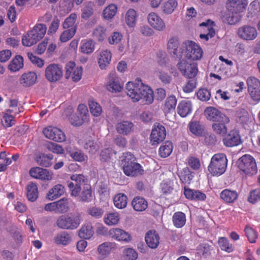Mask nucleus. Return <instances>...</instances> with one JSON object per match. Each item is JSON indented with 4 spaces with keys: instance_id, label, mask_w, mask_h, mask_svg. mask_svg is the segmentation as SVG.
Returning a JSON list of instances; mask_svg holds the SVG:
<instances>
[{
    "instance_id": "nucleus-1",
    "label": "nucleus",
    "mask_w": 260,
    "mask_h": 260,
    "mask_svg": "<svg viewBox=\"0 0 260 260\" xmlns=\"http://www.w3.org/2000/svg\"><path fill=\"white\" fill-rule=\"evenodd\" d=\"M72 182H68L71 196L78 197L81 202L89 203L92 200V191L90 185L85 184L87 179L83 174H74L70 177Z\"/></svg>"
},
{
    "instance_id": "nucleus-2",
    "label": "nucleus",
    "mask_w": 260,
    "mask_h": 260,
    "mask_svg": "<svg viewBox=\"0 0 260 260\" xmlns=\"http://www.w3.org/2000/svg\"><path fill=\"white\" fill-rule=\"evenodd\" d=\"M125 88L127 95L134 102L141 100L145 102V104H150L153 101L152 90L148 86L144 84L140 78H137L135 82H128Z\"/></svg>"
},
{
    "instance_id": "nucleus-3",
    "label": "nucleus",
    "mask_w": 260,
    "mask_h": 260,
    "mask_svg": "<svg viewBox=\"0 0 260 260\" xmlns=\"http://www.w3.org/2000/svg\"><path fill=\"white\" fill-rule=\"evenodd\" d=\"M81 220V215L79 213H70L60 215L55 224L60 229L74 230L79 226Z\"/></svg>"
},
{
    "instance_id": "nucleus-4",
    "label": "nucleus",
    "mask_w": 260,
    "mask_h": 260,
    "mask_svg": "<svg viewBox=\"0 0 260 260\" xmlns=\"http://www.w3.org/2000/svg\"><path fill=\"white\" fill-rule=\"evenodd\" d=\"M46 25L42 23L36 24L34 28L24 36L22 39L23 45L30 47L42 39L46 32Z\"/></svg>"
},
{
    "instance_id": "nucleus-5",
    "label": "nucleus",
    "mask_w": 260,
    "mask_h": 260,
    "mask_svg": "<svg viewBox=\"0 0 260 260\" xmlns=\"http://www.w3.org/2000/svg\"><path fill=\"white\" fill-rule=\"evenodd\" d=\"M247 5L246 0H228L226 3V8L228 12L232 14V16H229L228 21L230 24H234L240 20L238 13L242 12Z\"/></svg>"
},
{
    "instance_id": "nucleus-6",
    "label": "nucleus",
    "mask_w": 260,
    "mask_h": 260,
    "mask_svg": "<svg viewBox=\"0 0 260 260\" xmlns=\"http://www.w3.org/2000/svg\"><path fill=\"white\" fill-rule=\"evenodd\" d=\"M227 162L226 156L224 154H216L211 159L208 171L213 176H220L225 171Z\"/></svg>"
},
{
    "instance_id": "nucleus-7",
    "label": "nucleus",
    "mask_w": 260,
    "mask_h": 260,
    "mask_svg": "<svg viewBox=\"0 0 260 260\" xmlns=\"http://www.w3.org/2000/svg\"><path fill=\"white\" fill-rule=\"evenodd\" d=\"M237 165L240 170L245 174L253 175L257 172V167L254 158L250 155L245 154L237 161Z\"/></svg>"
},
{
    "instance_id": "nucleus-8",
    "label": "nucleus",
    "mask_w": 260,
    "mask_h": 260,
    "mask_svg": "<svg viewBox=\"0 0 260 260\" xmlns=\"http://www.w3.org/2000/svg\"><path fill=\"white\" fill-rule=\"evenodd\" d=\"M45 76L50 82L54 83L59 81L63 76V70L61 66L51 63L45 69Z\"/></svg>"
},
{
    "instance_id": "nucleus-9",
    "label": "nucleus",
    "mask_w": 260,
    "mask_h": 260,
    "mask_svg": "<svg viewBox=\"0 0 260 260\" xmlns=\"http://www.w3.org/2000/svg\"><path fill=\"white\" fill-rule=\"evenodd\" d=\"M68 199L63 198L57 201L45 205L44 210L47 211L54 212L57 214H63L69 210Z\"/></svg>"
},
{
    "instance_id": "nucleus-10",
    "label": "nucleus",
    "mask_w": 260,
    "mask_h": 260,
    "mask_svg": "<svg viewBox=\"0 0 260 260\" xmlns=\"http://www.w3.org/2000/svg\"><path fill=\"white\" fill-rule=\"evenodd\" d=\"M177 66L181 73L188 78H194L198 71L196 63H190L184 59L181 60Z\"/></svg>"
},
{
    "instance_id": "nucleus-11",
    "label": "nucleus",
    "mask_w": 260,
    "mask_h": 260,
    "mask_svg": "<svg viewBox=\"0 0 260 260\" xmlns=\"http://www.w3.org/2000/svg\"><path fill=\"white\" fill-rule=\"evenodd\" d=\"M166 137V131L164 126L159 123L156 122L150 136L152 145H157L162 142Z\"/></svg>"
},
{
    "instance_id": "nucleus-12",
    "label": "nucleus",
    "mask_w": 260,
    "mask_h": 260,
    "mask_svg": "<svg viewBox=\"0 0 260 260\" xmlns=\"http://www.w3.org/2000/svg\"><path fill=\"white\" fill-rule=\"evenodd\" d=\"M185 57L193 60H199L203 55V50L197 44L192 41L185 42Z\"/></svg>"
},
{
    "instance_id": "nucleus-13",
    "label": "nucleus",
    "mask_w": 260,
    "mask_h": 260,
    "mask_svg": "<svg viewBox=\"0 0 260 260\" xmlns=\"http://www.w3.org/2000/svg\"><path fill=\"white\" fill-rule=\"evenodd\" d=\"M247 83L251 99L256 102L260 101V81L255 77H249Z\"/></svg>"
},
{
    "instance_id": "nucleus-14",
    "label": "nucleus",
    "mask_w": 260,
    "mask_h": 260,
    "mask_svg": "<svg viewBox=\"0 0 260 260\" xmlns=\"http://www.w3.org/2000/svg\"><path fill=\"white\" fill-rule=\"evenodd\" d=\"M45 136L56 142H63L66 140L64 134L59 128L54 127H48L43 130Z\"/></svg>"
},
{
    "instance_id": "nucleus-15",
    "label": "nucleus",
    "mask_w": 260,
    "mask_h": 260,
    "mask_svg": "<svg viewBox=\"0 0 260 260\" xmlns=\"http://www.w3.org/2000/svg\"><path fill=\"white\" fill-rule=\"evenodd\" d=\"M204 115L208 120L214 122L219 120L224 121L226 119V116L225 114L213 107H207L204 111Z\"/></svg>"
},
{
    "instance_id": "nucleus-16",
    "label": "nucleus",
    "mask_w": 260,
    "mask_h": 260,
    "mask_svg": "<svg viewBox=\"0 0 260 260\" xmlns=\"http://www.w3.org/2000/svg\"><path fill=\"white\" fill-rule=\"evenodd\" d=\"M238 34L243 40H253L256 37L257 33L255 27L244 25L239 28Z\"/></svg>"
},
{
    "instance_id": "nucleus-17",
    "label": "nucleus",
    "mask_w": 260,
    "mask_h": 260,
    "mask_svg": "<svg viewBox=\"0 0 260 260\" xmlns=\"http://www.w3.org/2000/svg\"><path fill=\"white\" fill-rule=\"evenodd\" d=\"M134 123L128 120H122L118 122L115 128L117 132L120 135H128L134 131Z\"/></svg>"
},
{
    "instance_id": "nucleus-18",
    "label": "nucleus",
    "mask_w": 260,
    "mask_h": 260,
    "mask_svg": "<svg viewBox=\"0 0 260 260\" xmlns=\"http://www.w3.org/2000/svg\"><path fill=\"white\" fill-rule=\"evenodd\" d=\"M29 174L34 178L43 180H49L52 178L48 170L38 167L31 168L29 170Z\"/></svg>"
},
{
    "instance_id": "nucleus-19",
    "label": "nucleus",
    "mask_w": 260,
    "mask_h": 260,
    "mask_svg": "<svg viewBox=\"0 0 260 260\" xmlns=\"http://www.w3.org/2000/svg\"><path fill=\"white\" fill-rule=\"evenodd\" d=\"M147 19L150 25L155 29L162 31L165 29L164 22L156 13H150L148 15Z\"/></svg>"
},
{
    "instance_id": "nucleus-20",
    "label": "nucleus",
    "mask_w": 260,
    "mask_h": 260,
    "mask_svg": "<svg viewBox=\"0 0 260 260\" xmlns=\"http://www.w3.org/2000/svg\"><path fill=\"white\" fill-rule=\"evenodd\" d=\"M106 87L107 90L112 92H119L121 90L122 88V86L119 81L118 78L114 73L110 74Z\"/></svg>"
},
{
    "instance_id": "nucleus-21",
    "label": "nucleus",
    "mask_w": 260,
    "mask_h": 260,
    "mask_svg": "<svg viewBox=\"0 0 260 260\" xmlns=\"http://www.w3.org/2000/svg\"><path fill=\"white\" fill-rule=\"evenodd\" d=\"M109 235L111 237L118 241L128 242L131 240V236L126 232L118 228H113L109 231Z\"/></svg>"
},
{
    "instance_id": "nucleus-22",
    "label": "nucleus",
    "mask_w": 260,
    "mask_h": 260,
    "mask_svg": "<svg viewBox=\"0 0 260 260\" xmlns=\"http://www.w3.org/2000/svg\"><path fill=\"white\" fill-rule=\"evenodd\" d=\"M122 169L124 174L128 176L134 177L142 175L144 172L141 166L136 162L127 166H126Z\"/></svg>"
},
{
    "instance_id": "nucleus-23",
    "label": "nucleus",
    "mask_w": 260,
    "mask_h": 260,
    "mask_svg": "<svg viewBox=\"0 0 260 260\" xmlns=\"http://www.w3.org/2000/svg\"><path fill=\"white\" fill-rule=\"evenodd\" d=\"M224 144L227 147L237 146L241 143L240 135L235 131H231L230 133L223 139Z\"/></svg>"
},
{
    "instance_id": "nucleus-24",
    "label": "nucleus",
    "mask_w": 260,
    "mask_h": 260,
    "mask_svg": "<svg viewBox=\"0 0 260 260\" xmlns=\"http://www.w3.org/2000/svg\"><path fill=\"white\" fill-rule=\"evenodd\" d=\"M145 241L151 248H156L159 243V236L155 231H149L145 235Z\"/></svg>"
},
{
    "instance_id": "nucleus-25",
    "label": "nucleus",
    "mask_w": 260,
    "mask_h": 260,
    "mask_svg": "<svg viewBox=\"0 0 260 260\" xmlns=\"http://www.w3.org/2000/svg\"><path fill=\"white\" fill-rule=\"evenodd\" d=\"M191 102L188 100H182L178 104L177 111L182 117H186L192 111Z\"/></svg>"
},
{
    "instance_id": "nucleus-26",
    "label": "nucleus",
    "mask_w": 260,
    "mask_h": 260,
    "mask_svg": "<svg viewBox=\"0 0 260 260\" xmlns=\"http://www.w3.org/2000/svg\"><path fill=\"white\" fill-rule=\"evenodd\" d=\"M64 192V187L61 184H58L50 189L46 195V198L50 201H53L63 195Z\"/></svg>"
},
{
    "instance_id": "nucleus-27",
    "label": "nucleus",
    "mask_w": 260,
    "mask_h": 260,
    "mask_svg": "<svg viewBox=\"0 0 260 260\" xmlns=\"http://www.w3.org/2000/svg\"><path fill=\"white\" fill-rule=\"evenodd\" d=\"M37 78V75L35 72H29L22 74L19 81L23 87H27L34 85L36 83Z\"/></svg>"
},
{
    "instance_id": "nucleus-28",
    "label": "nucleus",
    "mask_w": 260,
    "mask_h": 260,
    "mask_svg": "<svg viewBox=\"0 0 260 260\" xmlns=\"http://www.w3.org/2000/svg\"><path fill=\"white\" fill-rule=\"evenodd\" d=\"M230 122L229 118L226 116L225 120L221 121L219 120L217 122H215L212 124V127L214 132L220 136H223L227 133L226 124Z\"/></svg>"
},
{
    "instance_id": "nucleus-29",
    "label": "nucleus",
    "mask_w": 260,
    "mask_h": 260,
    "mask_svg": "<svg viewBox=\"0 0 260 260\" xmlns=\"http://www.w3.org/2000/svg\"><path fill=\"white\" fill-rule=\"evenodd\" d=\"M184 194L186 198L197 201H204L206 196L205 193L196 190L184 188Z\"/></svg>"
},
{
    "instance_id": "nucleus-30",
    "label": "nucleus",
    "mask_w": 260,
    "mask_h": 260,
    "mask_svg": "<svg viewBox=\"0 0 260 260\" xmlns=\"http://www.w3.org/2000/svg\"><path fill=\"white\" fill-rule=\"evenodd\" d=\"M114 244L111 242H104L98 246V251L99 254V258L103 259L106 257L114 248Z\"/></svg>"
},
{
    "instance_id": "nucleus-31",
    "label": "nucleus",
    "mask_w": 260,
    "mask_h": 260,
    "mask_svg": "<svg viewBox=\"0 0 260 260\" xmlns=\"http://www.w3.org/2000/svg\"><path fill=\"white\" fill-rule=\"evenodd\" d=\"M53 158V156L51 154L41 153L36 157L35 160L39 166L49 167L52 165L51 160Z\"/></svg>"
},
{
    "instance_id": "nucleus-32",
    "label": "nucleus",
    "mask_w": 260,
    "mask_h": 260,
    "mask_svg": "<svg viewBox=\"0 0 260 260\" xmlns=\"http://www.w3.org/2000/svg\"><path fill=\"white\" fill-rule=\"evenodd\" d=\"M132 205L134 209L137 211H143L148 207L146 200L140 197H135L132 202Z\"/></svg>"
},
{
    "instance_id": "nucleus-33",
    "label": "nucleus",
    "mask_w": 260,
    "mask_h": 260,
    "mask_svg": "<svg viewBox=\"0 0 260 260\" xmlns=\"http://www.w3.org/2000/svg\"><path fill=\"white\" fill-rule=\"evenodd\" d=\"M93 234V226L91 223H87L84 225L78 232L79 236L84 239H89Z\"/></svg>"
},
{
    "instance_id": "nucleus-34",
    "label": "nucleus",
    "mask_w": 260,
    "mask_h": 260,
    "mask_svg": "<svg viewBox=\"0 0 260 260\" xmlns=\"http://www.w3.org/2000/svg\"><path fill=\"white\" fill-rule=\"evenodd\" d=\"M54 240L57 244L67 245L71 242L72 237L69 233L63 231L57 234L55 236Z\"/></svg>"
},
{
    "instance_id": "nucleus-35",
    "label": "nucleus",
    "mask_w": 260,
    "mask_h": 260,
    "mask_svg": "<svg viewBox=\"0 0 260 260\" xmlns=\"http://www.w3.org/2000/svg\"><path fill=\"white\" fill-rule=\"evenodd\" d=\"M111 53L107 50L102 51L99 58V64L101 69H104L109 65L111 59Z\"/></svg>"
},
{
    "instance_id": "nucleus-36",
    "label": "nucleus",
    "mask_w": 260,
    "mask_h": 260,
    "mask_svg": "<svg viewBox=\"0 0 260 260\" xmlns=\"http://www.w3.org/2000/svg\"><path fill=\"white\" fill-rule=\"evenodd\" d=\"M83 148L88 153L94 154L99 149V145L94 140L90 138L86 140Z\"/></svg>"
},
{
    "instance_id": "nucleus-37",
    "label": "nucleus",
    "mask_w": 260,
    "mask_h": 260,
    "mask_svg": "<svg viewBox=\"0 0 260 260\" xmlns=\"http://www.w3.org/2000/svg\"><path fill=\"white\" fill-rule=\"evenodd\" d=\"M238 197V193L235 190L228 189L223 190L220 193V198L225 202L231 203L234 202Z\"/></svg>"
},
{
    "instance_id": "nucleus-38",
    "label": "nucleus",
    "mask_w": 260,
    "mask_h": 260,
    "mask_svg": "<svg viewBox=\"0 0 260 260\" xmlns=\"http://www.w3.org/2000/svg\"><path fill=\"white\" fill-rule=\"evenodd\" d=\"M27 198L29 201L34 202L38 198V190L36 184L30 183L26 187Z\"/></svg>"
},
{
    "instance_id": "nucleus-39",
    "label": "nucleus",
    "mask_w": 260,
    "mask_h": 260,
    "mask_svg": "<svg viewBox=\"0 0 260 260\" xmlns=\"http://www.w3.org/2000/svg\"><path fill=\"white\" fill-rule=\"evenodd\" d=\"M23 59L21 55H17L10 63L8 69L12 72L19 71L23 67Z\"/></svg>"
},
{
    "instance_id": "nucleus-40",
    "label": "nucleus",
    "mask_w": 260,
    "mask_h": 260,
    "mask_svg": "<svg viewBox=\"0 0 260 260\" xmlns=\"http://www.w3.org/2000/svg\"><path fill=\"white\" fill-rule=\"evenodd\" d=\"M137 12L132 9H129L125 17V22L126 24L131 27H134L136 24L137 21Z\"/></svg>"
},
{
    "instance_id": "nucleus-41",
    "label": "nucleus",
    "mask_w": 260,
    "mask_h": 260,
    "mask_svg": "<svg viewBox=\"0 0 260 260\" xmlns=\"http://www.w3.org/2000/svg\"><path fill=\"white\" fill-rule=\"evenodd\" d=\"M113 202L115 206L117 208L123 209L127 205V196L123 193H118L114 197Z\"/></svg>"
},
{
    "instance_id": "nucleus-42",
    "label": "nucleus",
    "mask_w": 260,
    "mask_h": 260,
    "mask_svg": "<svg viewBox=\"0 0 260 260\" xmlns=\"http://www.w3.org/2000/svg\"><path fill=\"white\" fill-rule=\"evenodd\" d=\"M185 222L186 217L184 213L182 212H177L174 213L173 216V222L176 228H182Z\"/></svg>"
},
{
    "instance_id": "nucleus-43",
    "label": "nucleus",
    "mask_w": 260,
    "mask_h": 260,
    "mask_svg": "<svg viewBox=\"0 0 260 260\" xmlns=\"http://www.w3.org/2000/svg\"><path fill=\"white\" fill-rule=\"evenodd\" d=\"M93 4L89 2L82 9L81 17L84 20H87L93 14Z\"/></svg>"
},
{
    "instance_id": "nucleus-44",
    "label": "nucleus",
    "mask_w": 260,
    "mask_h": 260,
    "mask_svg": "<svg viewBox=\"0 0 260 260\" xmlns=\"http://www.w3.org/2000/svg\"><path fill=\"white\" fill-rule=\"evenodd\" d=\"M77 19L76 13H71L64 21L62 24L63 29L76 28L77 30V25L75 24Z\"/></svg>"
},
{
    "instance_id": "nucleus-45",
    "label": "nucleus",
    "mask_w": 260,
    "mask_h": 260,
    "mask_svg": "<svg viewBox=\"0 0 260 260\" xmlns=\"http://www.w3.org/2000/svg\"><path fill=\"white\" fill-rule=\"evenodd\" d=\"M117 10V6L114 4L109 5L103 11V17L105 19L110 20L115 15Z\"/></svg>"
},
{
    "instance_id": "nucleus-46",
    "label": "nucleus",
    "mask_w": 260,
    "mask_h": 260,
    "mask_svg": "<svg viewBox=\"0 0 260 260\" xmlns=\"http://www.w3.org/2000/svg\"><path fill=\"white\" fill-rule=\"evenodd\" d=\"M178 3L176 0H169L161 7L162 12L166 14L172 13L177 7Z\"/></svg>"
},
{
    "instance_id": "nucleus-47",
    "label": "nucleus",
    "mask_w": 260,
    "mask_h": 260,
    "mask_svg": "<svg viewBox=\"0 0 260 260\" xmlns=\"http://www.w3.org/2000/svg\"><path fill=\"white\" fill-rule=\"evenodd\" d=\"M172 149V143L170 141H166L159 148V153L161 157H166L171 154Z\"/></svg>"
},
{
    "instance_id": "nucleus-48",
    "label": "nucleus",
    "mask_w": 260,
    "mask_h": 260,
    "mask_svg": "<svg viewBox=\"0 0 260 260\" xmlns=\"http://www.w3.org/2000/svg\"><path fill=\"white\" fill-rule=\"evenodd\" d=\"M92 35L99 41L102 42L106 37V29L102 26L99 25L93 29Z\"/></svg>"
},
{
    "instance_id": "nucleus-49",
    "label": "nucleus",
    "mask_w": 260,
    "mask_h": 260,
    "mask_svg": "<svg viewBox=\"0 0 260 260\" xmlns=\"http://www.w3.org/2000/svg\"><path fill=\"white\" fill-rule=\"evenodd\" d=\"M95 42L92 40H89L83 43L80 47L81 51L85 54H90L94 50Z\"/></svg>"
},
{
    "instance_id": "nucleus-50",
    "label": "nucleus",
    "mask_w": 260,
    "mask_h": 260,
    "mask_svg": "<svg viewBox=\"0 0 260 260\" xmlns=\"http://www.w3.org/2000/svg\"><path fill=\"white\" fill-rule=\"evenodd\" d=\"M177 103V99L174 95H170L166 100L164 110L168 112L174 110Z\"/></svg>"
},
{
    "instance_id": "nucleus-51",
    "label": "nucleus",
    "mask_w": 260,
    "mask_h": 260,
    "mask_svg": "<svg viewBox=\"0 0 260 260\" xmlns=\"http://www.w3.org/2000/svg\"><path fill=\"white\" fill-rule=\"evenodd\" d=\"M88 106L91 113L94 116H99L102 113V107L98 103L92 101H89Z\"/></svg>"
},
{
    "instance_id": "nucleus-52",
    "label": "nucleus",
    "mask_w": 260,
    "mask_h": 260,
    "mask_svg": "<svg viewBox=\"0 0 260 260\" xmlns=\"http://www.w3.org/2000/svg\"><path fill=\"white\" fill-rule=\"evenodd\" d=\"M76 28H69L64 30L60 36L61 42H66L72 38L76 33Z\"/></svg>"
},
{
    "instance_id": "nucleus-53",
    "label": "nucleus",
    "mask_w": 260,
    "mask_h": 260,
    "mask_svg": "<svg viewBox=\"0 0 260 260\" xmlns=\"http://www.w3.org/2000/svg\"><path fill=\"white\" fill-rule=\"evenodd\" d=\"M190 131L196 136H201L202 134L203 129L199 122L191 121L189 124Z\"/></svg>"
},
{
    "instance_id": "nucleus-54",
    "label": "nucleus",
    "mask_w": 260,
    "mask_h": 260,
    "mask_svg": "<svg viewBox=\"0 0 260 260\" xmlns=\"http://www.w3.org/2000/svg\"><path fill=\"white\" fill-rule=\"evenodd\" d=\"M123 157L124 158L121 160L122 168L126 166H127L129 165L136 162V158L130 152H127L124 154Z\"/></svg>"
},
{
    "instance_id": "nucleus-55",
    "label": "nucleus",
    "mask_w": 260,
    "mask_h": 260,
    "mask_svg": "<svg viewBox=\"0 0 260 260\" xmlns=\"http://www.w3.org/2000/svg\"><path fill=\"white\" fill-rule=\"evenodd\" d=\"M197 96L199 100L202 101H208L210 97V92L206 88H201L197 93Z\"/></svg>"
},
{
    "instance_id": "nucleus-56",
    "label": "nucleus",
    "mask_w": 260,
    "mask_h": 260,
    "mask_svg": "<svg viewBox=\"0 0 260 260\" xmlns=\"http://www.w3.org/2000/svg\"><path fill=\"white\" fill-rule=\"evenodd\" d=\"M88 214L95 218H100L104 214V210L100 208L96 207H92L87 210Z\"/></svg>"
},
{
    "instance_id": "nucleus-57",
    "label": "nucleus",
    "mask_w": 260,
    "mask_h": 260,
    "mask_svg": "<svg viewBox=\"0 0 260 260\" xmlns=\"http://www.w3.org/2000/svg\"><path fill=\"white\" fill-rule=\"evenodd\" d=\"M157 76L158 79L164 84H170L172 80L171 76L163 71H159Z\"/></svg>"
},
{
    "instance_id": "nucleus-58",
    "label": "nucleus",
    "mask_w": 260,
    "mask_h": 260,
    "mask_svg": "<svg viewBox=\"0 0 260 260\" xmlns=\"http://www.w3.org/2000/svg\"><path fill=\"white\" fill-rule=\"evenodd\" d=\"M179 177L182 183L189 184L193 176L190 173L188 168H186L183 169V172L181 173Z\"/></svg>"
},
{
    "instance_id": "nucleus-59",
    "label": "nucleus",
    "mask_w": 260,
    "mask_h": 260,
    "mask_svg": "<svg viewBox=\"0 0 260 260\" xmlns=\"http://www.w3.org/2000/svg\"><path fill=\"white\" fill-rule=\"evenodd\" d=\"M123 254L124 260H136L138 257V253L132 248L125 249Z\"/></svg>"
},
{
    "instance_id": "nucleus-60",
    "label": "nucleus",
    "mask_w": 260,
    "mask_h": 260,
    "mask_svg": "<svg viewBox=\"0 0 260 260\" xmlns=\"http://www.w3.org/2000/svg\"><path fill=\"white\" fill-rule=\"evenodd\" d=\"M246 236L250 243H255L257 238L256 232L252 228L246 226L245 229Z\"/></svg>"
},
{
    "instance_id": "nucleus-61",
    "label": "nucleus",
    "mask_w": 260,
    "mask_h": 260,
    "mask_svg": "<svg viewBox=\"0 0 260 260\" xmlns=\"http://www.w3.org/2000/svg\"><path fill=\"white\" fill-rule=\"evenodd\" d=\"M118 216L115 213H110L107 215L106 217H104L105 222L108 225L116 224L118 223Z\"/></svg>"
},
{
    "instance_id": "nucleus-62",
    "label": "nucleus",
    "mask_w": 260,
    "mask_h": 260,
    "mask_svg": "<svg viewBox=\"0 0 260 260\" xmlns=\"http://www.w3.org/2000/svg\"><path fill=\"white\" fill-rule=\"evenodd\" d=\"M218 244L222 250L230 252L233 250L232 247L230 245L228 240L224 237H221L219 239Z\"/></svg>"
},
{
    "instance_id": "nucleus-63",
    "label": "nucleus",
    "mask_w": 260,
    "mask_h": 260,
    "mask_svg": "<svg viewBox=\"0 0 260 260\" xmlns=\"http://www.w3.org/2000/svg\"><path fill=\"white\" fill-rule=\"evenodd\" d=\"M186 84L183 87V90L185 92L189 93L193 91L196 87L197 82L194 78H190Z\"/></svg>"
},
{
    "instance_id": "nucleus-64",
    "label": "nucleus",
    "mask_w": 260,
    "mask_h": 260,
    "mask_svg": "<svg viewBox=\"0 0 260 260\" xmlns=\"http://www.w3.org/2000/svg\"><path fill=\"white\" fill-rule=\"evenodd\" d=\"M47 148L50 151L55 153H63L64 152L62 147L54 143H50L47 144Z\"/></svg>"
}]
</instances>
